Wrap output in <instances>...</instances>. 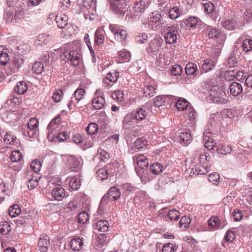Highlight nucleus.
Segmentation results:
<instances>
[{
	"instance_id": "42",
	"label": "nucleus",
	"mask_w": 252,
	"mask_h": 252,
	"mask_svg": "<svg viewBox=\"0 0 252 252\" xmlns=\"http://www.w3.org/2000/svg\"><path fill=\"white\" fill-rule=\"evenodd\" d=\"M155 91V89L153 86L149 85L144 89V94L146 97H151L155 95L156 92Z\"/></svg>"
},
{
	"instance_id": "59",
	"label": "nucleus",
	"mask_w": 252,
	"mask_h": 252,
	"mask_svg": "<svg viewBox=\"0 0 252 252\" xmlns=\"http://www.w3.org/2000/svg\"><path fill=\"white\" fill-rule=\"evenodd\" d=\"M219 179L220 175L218 173L216 172L211 174L208 177V180L209 182L212 183V184L214 185L217 184L219 182Z\"/></svg>"
},
{
	"instance_id": "31",
	"label": "nucleus",
	"mask_w": 252,
	"mask_h": 252,
	"mask_svg": "<svg viewBox=\"0 0 252 252\" xmlns=\"http://www.w3.org/2000/svg\"><path fill=\"white\" fill-rule=\"evenodd\" d=\"M133 114L135 119L137 121L144 120L147 114L145 110L142 108L138 109L135 112H133Z\"/></svg>"
},
{
	"instance_id": "11",
	"label": "nucleus",
	"mask_w": 252,
	"mask_h": 252,
	"mask_svg": "<svg viewBox=\"0 0 252 252\" xmlns=\"http://www.w3.org/2000/svg\"><path fill=\"white\" fill-rule=\"evenodd\" d=\"M134 163H136V166L143 167L147 169L148 166V160L143 155L134 156L133 157Z\"/></svg>"
},
{
	"instance_id": "55",
	"label": "nucleus",
	"mask_w": 252,
	"mask_h": 252,
	"mask_svg": "<svg viewBox=\"0 0 252 252\" xmlns=\"http://www.w3.org/2000/svg\"><path fill=\"white\" fill-rule=\"evenodd\" d=\"M180 15L179 9L176 7L171 8L169 11V17L171 19H175Z\"/></svg>"
},
{
	"instance_id": "43",
	"label": "nucleus",
	"mask_w": 252,
	"mask_h": 252,
	"mask_svg": "<svg viewBox=\"0 0 252 252\" xmlns=\"http://www.w3.org/2000/svg\"><path fill=\"white\" fill-rule=\"evenodd\" d=\"M16 140V137L14 136L11 132H7L4 136L3 139L4 142L6 144H12L15 142Z\"/></svg>"
},
{
	"instance_id": "39",
	"label": "nucleus",
	"mask_w": 252,
	"mask_h": 252,
	"mask_svg": "<svg viewBox=\"0 0 252 252\" xmlns=\"http://www.w3.org/2000/svg\"><path fill=\"white\" fill-rule=\"evenodd\" d=\"M44 69V65L40 62H35L32 65V70L36 74H40Z\"/></svg>"
},
{
	"instance_id": "33",
	"label": "nucleus",
	"mask_w": 252,
	"mask_h": 252,
	"mask_svg": "<svg viewBox=\"0 0 252 252\" xmlns=\"http://www.w3.org/2000/svg\"><path fill=\"white\" fill-rule=\"evenodd\" d=\"M69 185L72 189L76 190L80 187V180L76 177H73L69 180Z\"/></svg>"
},
{
	"instance_id": "52",
	"label": "nucleus",
	"mask_w": 252,
	"mask_h": 252,
	"mask_svg": "<svg viewBox=\"0 0 252 252\" xmlns=\"http://www.w3.org/2000/svg\"><path fill=\"white\" fill-rule=\"evenodd\" d=\"M165 97L162 96H158L154 98V104L155 107L159 108L165 103Z\"/></svg>"
},
{
	"instance_id": "35",
	"label": "nucleus",
	"mask_w": 252,
	"mask_h": 252,
	"mask_svg": "<svg viewBox=\"0 0 252 252\" xmlns=\"http://www.w3.org/2000/svg\"><path fill=\"white\" fill-rule=\"evenodd\" d=\"M163 169V166L158 162L154 163L150 166V170L155 175H158L162 172Z\"/></svg>"
},
{
	"instance_id": "25",
	"label": "nucleus",
	"mask_w": 252,
	"mask_h": 252,
	"mask_svg": "<svg viewBox=\"0 0 252 252\" xmlns=\"http://www.w3.org/2000/svg\"><path fill=\"white\" fill-rule=\"evenodd\" d=\"M148 2L146 3L144 0H140L134 2V6L133 7L134 10L138 12H143L145 9L148 7Z\"/></svg>"
},
{
	"instance_id": "58",
	"label": "nucleus",
	"mask_w": 252,
	"mask_h": 252,
	"mask_svg": "<svg viewBox=\"0 0 252 252\" xmlns=\"http://www.w3.org/2000/svg\"><path fill=\"white\" fill-rule=\"evenodd\" d=\"M235 239V234L231 230H228L225 233L224 239L228 242H232Z\"/></svg>"
},
{
	"instance_id": "46",
	"label": "nucleus",
	"mask_w": 252,
	"mask_h": 252,
	"mask_svg": "<svg viewBox=\"0 0 252 252\" xmlns=\"http://www.w3.org/2000/svg\"><path fill=\"white\" fill-rule=\"evenodd\" d=\"M118 54L119 59L123 60L124 62L128 61L130 59V53L126 50L120 51Z\"/></svg>"
},
{
	"instance_id": "23",
	"label": "nucleus",
	"mask_w": 252,
	"mask_h": 252,
	"mask_svg": "<svg viewBox=\"0 0 252 252\" xmlns=\"http://www.w3.org/2000/svg\"><path fill=\"white\" fill-rule=\"evenodd\" d=\"M222 24L223 28L227 30H235L238 28L237 21L233 19L226 20L222 22Z\"/></svg>"
},
{
	"instance_id": "60",
	"label": "nucleus",
	"mask_w": 252,
	"mask_h": 252,
	"mask_svg": "<svg viewBox=\"0 0 252 252\" xmlns=\"http://www.w3.org/2000/svg\"><path fill=\"white\" fill-rule=\"evenodd\" d=\"M10 230V226L7 222L0 224V232L2 234H6Z\"/></svg>"
},
{
	"instance_id": "56",
	"label": "nucleus",
	"mask_w": 252,
	"mask_h": 252,
	"mask_svg": "<svg viewBox=\"0 0 252 252\" xmlns=\"http://www.w3.org/2000/svg\"><path fill=\"white\" fill-rule=\"evenodd\" d=\"M77 206V205L76 202L74 201H71L68 203L66 207L64 208V211L66 213H68L71 211H75L76 210Z\"/></svg>"
},
{
	"instance_id": "28",
	"label": "nucleus",
	"mask_w": 252,
	"mask_h": 252,
	"mask_svg": "<svg viewBox=\"0 0 252 252\" xmlns=\"http://www.w3.org/2000/svg\"><path fill=\"white\" fill-rule=\"evenodd\" d=\"M215 66L213 61L209 60L204 61V63L202 65L201 73L207 72L209 70H212Z\"/></svg>"
},
{
	"instance_id": "13",
	"label": "nucleus",
	"mask_w": 252,
	"mask_h": 252,
	"mask_svg": "<svg viewBox=\"0 0 252 252\" xmlns=\"http://www.w3.org/2000/svg\"><path fill=\"white\" fill-rule=\"evenodd\" d=\"M93 227L99 231L104 232L108 230L109 223L105 220H100L94 223Z\"/></svg>"
},
{
	"instance_id": "2",
	"label": "nucleus",
	"mask_w": 252,
	"mask_h": 252,
	"mask_svg": "<svg viewBox=\"0 0 252 252\" xmlns=\"http://www.w3.org/2000/svg\"><path fill=\"white\" fill-rule=\"evenodd\" d=\"M163 32L166 43L172 44L175 43L177 39L178 31L175 27L167 24L164 26Z\"/></svg>"
},
{
	"instance_id": "63",
	"label": "nucleus",
	"mask_w": 252,
	"mask_h": 252,
	"mask_svg": "<svg viewBox=\"0 0 252 252\" xmlns=\"http://www.w3.org/2000/svg\"><path fill=\"white\" fill-rule=\"evenodd\" d=\"M63 93L61 90L56 91L52 96L53 100L56 102H59L61 101Z\"/></svg>"
},
{
	"instance_id": "21",
	"label": "nucleus",
	"mask_w": 252,
	"mask_h": 252,
	"mask_svg": "<svg viewBox=\"0 0 252 252\" xmlns=\"http://www.w3.org/2000/svg\"><path fill=\"white\" fill-rule=\"evenodd\" d=\"M238 52L236 47L234 48L232 51L230 53L229 57L227 59V63L229 68L233 67L236 66L238 60L236 57V53Z\"/></svg>"
},
{
	"instance_id": "29",
	"label": "nucleus",
	"mask_w": 252,
	"mask_h": 252,
	"mask_svg": "<svg viewBox=\"0 0 252 252\" xmlns=\"http://www.w3.org/2000/svg\"><path fill=\"white\" fill-rule=\"evenodd\" d=\"M189 102L185 98H180L178 99L176 103V107L179 111H184L186 109H188Z\"/></svg>"
},
{
	"instance_id": "34",
	"label": "nucleus",
	"mask_w": 252,
	"mask_h": 252,
	"mask_svg": "<svg viewBox=\"0 0 252 252\" xmlns=\"http://www.w3.org/2000/svg\"><path fill=\"white\" fill-rule=\"evenodd\" d=\"M190 223V218L186 216H183L179 223V226L183 230H185L189 227Z\"/></svg>"
},
{
	"instance_id": "19",
	"label": "nucleus",
	"mask_w": 252,
	"mask_h": 252,
	"mask_svg": "<svg viewBox=\"0 0 252 252\" xmlns=\"http://www.w3.org/2000/svg\"><path fill=\"white\" fill-rule=\"evenodd\" d=\"M93 107L96 110L102 109L105 104V100L102 96H96L92 100Z\"/></svg>"
},
{
	"instance_id": "12",
	"label": "nucleus",
	"mask_w": 252,
	"mask_h": 252,
	"mask_svg": "<svg viewBox=\"0 0 252 252\" xmlns=\"http://www.w3.org/2000/svg\"><path fill=\"white\" fill-rule=\"evenodd\" d=\"M117 163H110L106 165L103 168L99 169L100 173L105 172V173L109 177L113 176L117 172Z\"/></svg>"
},
{
	"instance_id": "40",
	"label": "nucleus",
	"mask_w": 252,
	"mask_h": 252,
	"mask_svg": "<svg viewBox=\"0 0 252 252\" xmlns=\"http://www.w3.org/2000/svg\"><path fill=\"white\" fill-rule=\"evenodd\" d=\"M89 220V215L85 212L80 213L77 217V221L81 224H85Z\"/></svg>"
},
{
	"instance_id": "27",
	"label": "nucleus",
	"mask_w": 252,
	"mask_h": 252,
	"mask_svg": "<svg viewBox=\"0 0 252 252\" xmlns=\"http://www.w3.org/2000/svg\"><path fill=\"white\" fill-rule=\"evenodd\" d=\"M104 31L101 29H98L94 34V42L97 45L102 44L104 41Z\"/></svg>"
},
{
	"instance_id": "54",
	"label": "nucleus",
	"mask_w": 252,
	"mask_h": 252,
	"mask_svg": "<svg viewBox=\"0 0 252 252\" xmlns=\"http://www.w3.org/2000/svg\"><path fill=\"white\" fill-rule=\"evenodd\" d=\"M171 73L174 76H179L181 74L182 72V66L178 64H175L172 67Z\"/></svg>"
},
{
	"instance_id": "16",
	"label": "nucleus",
	"mask_w": 252,
	"mask_h": 252,
	"mask_svg": "<svg viewBox=\"0 0 252 252\" xmlns=\"http://www.w3.org/2000/svg\"><path fill=\"white\" fill-rule=\"evenodd\" d=\"M230 94L237 96L243 92L242 85L238 82H233L229 86Z\"/></svg>"
},
{
	"instance_id": "57",
	"label": "nucleus",
	"mask_w": 252,
	"mask_h": 252,
	"mask_svg": "<svg viewBox=\"0 0 252 252\" xmlns=\"http://www.w3.org/2000/svg\"><path fill=\"white\" fill-rule=\"evenodd\" d=\"M197 23L198 19L196 17L190 16L186 20V24L191 28L195 27Z\"/></svg>"
},
{
	"instance_id": "61",
	"label": "nucleus",
	"mask_w": 252,
	"mask_h": 252,
	"mask_svg": "<svg viewBox=\"0 0 252 252\" xmlns=\"http://www.w3.org/2000/svg\"><path fill=\"white\" fill-rule=\"evenodd\" d=\"M38 180L36 177H32L28 181V186L30 189H32L38 185Z\"/></svg>"
},
{
	"instance_id": "36",
	"label": "nucleus",
	"mask_w": 252,
	"mask_h": 252,
	"mask_svg": "<svg viewBox=\"0 0 252 252\" xmlns=\"http://www.w3.org/2000/svg\"><path fill=\"white\" fill-rule=\"evenodd\" d=\"M119 77V73L116 70H113L107 73L106 78L110 82L115 83Z\"/></svg>"
},
{
	"instance_id": "48",
	"label": "nucleus",
	"mask_w": 252,
	"mask_h": 252,
	"mask_svg": "<svg viewBox=\"0 0 252 252\" xmlns=\"http://www.w3.org/2000/svg\"><path fill=\"white\" fill-rule=\"evenodd\" d=\"M208 225L210 226L219 228L220 227V220L218 217H212L208 221Z\"/></svg>"
},
{
	"instance_id": "26",
	"label": "nucleus",
	"mask_w": 252,
	"mask_h": 252,
	"mask_svg": "<svg viewBox=\"0 0 252 252\" xmlns=\"http://www.w3.org/2000/svg\"><path fill=\"white\" fill-rule=\"evenodd\" d=\"M185 71L187 75L196 76L197 75L196 64L192 63H188L186 66Z\"/></svg>"
},
{
	"instance_id": "17",
	"label": "nucleus",
	"mask_w": 252,
	"mask_h": 252,
	"mask_svg": "<svg viewBox=\"0 0 252 252\" xmlns=\"http://www.w3.org/2000/svg\"><path fill=\"white\" fill-rule=\"evenodd\" d=\"M147 141L142 138H139L136 140L133 146L130 149V152L133 153L143 149L146 145Z\"/></svg>"
},
{
	"instance_id": "7",
	"label": "nucleus",
	"mask_w": 252,
	"mask_h": 252,
	"mask_svg": "<svg viewBox=\"0 0 252 252\" xmlns=\"http://www.w3.org/2000/svg\"><path fill=\"white\" fill-rule=\"evenodd\" d=\"M49 246V237L47 235L44 234L41 235L38 242V247L40 252H47Z\"/></svg>"
},
{
	"instance_id": "1",
	"label": "nucleus",
	"mask_w": 252,
	"mask_h": 252,
	"mask_svg": "<svg viewBox=\"0 0 252 252\" xmlns=\"http://www.w3.org/2000/svg\"><path fill=\"white\" fill-rule=\"evenodd\" d=\"M163 43V40L160 36L155 37L148 44L145 51L148 55L154 58L157 56Z\"/></svg>"
},
{
	"instance_id": "62",
	"label": "nucleus",
	"mask_w": 252,
	"mask_h": 252,
	"mask_svg": "<svg viewBox=\"0 0 252 252\" xmlns=\"http://www.w3.org/2000/svg\"><path fill=\"white\" fill-rule=\"evenodd\" d=\"M216 143L213 138H208L205 140L204 146L208 150H212L215 146Z\"/></svg>"
},
{
	"instance_id": "41",
	"label": "nucleus",
	"mask_w": 252,
	"mask_h": 252,
	"mask_svg": "<svg viewBox=\"0 0 252 252\" xmlns=\"http://www.w3.org/2000/svg\"><path fill=\"white\" fill-rule=\"evenodd\" d=\"M126 34L127 33L125 30L120 29L115 33V38L118 41L122 42L126 38Z\"/></svg>"
},
{
	"instance_id": "5",
	"label": "nucleus",
	"mask_w": 252,
	"mask_h": 252,
	"mask_svg": "<svg viewBox=\"0 0 252 252\" xmlns=\"http://www.w3.org/2000/svg\"><path fill=\"white\" fill-rule=\"evenodd\" d=\"M120 196L121 191L120 189L116 187H112L108 190L107 194H105L102 197L100 203H102L104 201H107L108 199L111 200H116L120 198Z\"/></svg>"
},
{
	"instance_id": "10",
	"label": "nucleus",
	"mask_w": 252,
	"mask_h": 252,
	"mask_svg": "<svg viewBox=\"0 0 252 252\" xmlns=\"http://www.w3.org/2000/svg\"><path fill=\"white\" fill-rule=\"evenodd\" d=\"M52 197L57 201H62L66 194L64 189L60 186H57L53 189L51 192Z\"/></svg>"
},
{
	"instance_id": "37",
	"label": "nucleus",
	"mask_w": 252,
	"mask_h": 252,
	"mask_svg": "<svg viewBox=\"0 0 252 252\" xmlns=\"http://www.w3.org/2000/svg\"><path fill=\"white\" fill-rule=\"evenodd\" d=\"M192 170L196 175H204L208 172L207 169L200 164L197 165Z\"/></svg>"
},
{
	"instance_id": "9",
	"label": "nucleus",
	"mask_w": 252,
	"mask_h": 252,
	"mask_svg": "<svg viewBox=\"0 0 252 252\" xmlns=\"http://www.w3.org/2000/svg\"><path fill=\"white\" fill-rule=\"evenodd\" d=\"M28 129L27 135L30 137H33L36 133V129L38 126V121L37 119L35 118H32L30 119V121L27 124Z\"/></svg>"
},
{
	"instance_id": "4",
	"label": "nucleus",
	"mask_w": 252,
	"mask_h": 252,
	"mask_svg": "<svg viewBox=\"0 0 252 252\" xmlns=\"http://www.w3.org/2000/svg\"><path fill=\"white\" fill-rule=\"evenodd\" d=\"M148 22L149 25L157 29H159L160 27L165 23V21L160 14H154L152 13L149 19Z\"/></svg>"
},
{
	"instance_id": "47",
	"label": "nucleus",
	"mask_w": 252,
	"mask_h": 252,
	"mask_svg": "<svg viewBox=\"0 0 252 252\" xmlns=\"http://www.w3.org/2000/svg\"><path fill=\"white\" fill-rule=\"evenodd\" d=\"M208 36L209 38L217 40L220 36V31L217 29H210L208 32Z\"/></svg>"
},
{
	"instance_id": "51",
	"label": "nucleus",
	"mask_w": 252,
	"mask_h": 252,
	"mask_svg": "<svg viewBox=\"0 0 252 252\" xmlns=\"http://www.w3.org/2000/svg\"><path fill=\"white\" fill-rule=\"evenodd\" d=\"M31 167L35 173L39 171L41 168V163L38 159H35L31 163Z\"/></svg>"
},
{
	"instance_id": "22",
	"label": "nucleus",
	"mask_w": 252,
	"mask_h": 252,
	"mask_svg": "<svg viewBox=\"0 0 252 252\" xmlns=\"http://www.w3.org/2000/svg\"><path fill=\"white\" fill-rule=\"evenodd\" d=\"M28 86L25 81H19L14 87L15 92L19 94H24L28 90Z\"/></svg>"
},
{
	"instance_id": "53",
	"label": "nucleus",
	"mask_w": 252,
	"mask_h": 252,
	"mask_svg": "<svg viewBox=\"0 0 252 252\" xmlns=\"http://www.w3.org/2000/svg\"><path fill=\"white\" fill-rule=\"evenodd\" d=\"M204 11L207 14L212 13L215 9V6L213 3L209 2L203 4Z\"/></svg>"
},
{
	"instance_id": "6",
	"label": "nucleus",
	"mask_w": 252,
	"mask_h": 252,
	"mask_svg": "<svg viewBox=\"0 0 252 252\" xmlns=\"http://www.w3.org/2000/svg\"><path fill=\"white\" fill-rule=\"evenodd\" d=\"M209 94L210 96L212 97L214 102L218 103H222L223 102V99H222V96L225 94V92L220 91L219 87L218 86H214L209 91Z\"/></svg>"
},
{
	"instance_id": "3",
	"label": "nucleus",
	"mask_w": 252,
	"mask_h": 252,
	"mask_svg": "<svg viewBox=\"0 0 252 252\" xmlns=\"http://www.w3.org/2000/svg\"><path fill=\"white\" fill-rule=\"evenodd\" d=\"M63 57L66 58L70 61L71 65L76 66L79 64L82 61V55L79 50H72L69 52L63 53Z\"/></svg>"
},
{
	"instance_id": "49",
	"label": "nucleus",
	"mask_w": 252,
	"mask_h": 252,
	"mask_svg": "<svg viewBox=\"0 0 252 252\" xmlns=\"http://www.w3.org/2000/svg\"><path fill=\"white\" fill-rule=\"evenodd\" d=\"M85 93V90L80 88L77 89L74 93L73 95L77 102L84 98V95Z\"/></svg>"
},
{
	"instance_id": "38",
	"label": "nucleus",
	"mask_w": 252,
	"mask_h": 252,
	"mask_svg": "<svg viewBox=\"0 0 252 252\" xmlns=\"http://www.w3.org/2000/svg\"><path fill=\"white\" fill-rule=\"evenodd\" d=\"M98 127L95 123H90L86 128V131L89 135L95 134L97 132Z\"/></svg>"
},
{
	"instance_id": "20",
	"label": "nucleus",
	"mask_w": 252,
	"mask_h": 252,
	"mask_svg": "<svg viewBox=\"0 0 252 252\" xmlns=\"http://www.w3.org/2000/svg\"><path fill=\"white\" fill-rule=\"evenodd\" d=\"M52 39V36L49 34L42 33L39 34L36 41V44L42 46L47 44Z\"/></svg>"
},
{
	"instance_id": "50",
	"label": "nucleus",
	"mask_w": 252,
	"mask_h": 252,
	"mask_svg": "<svg viewBox=\"0 0 252 252\" xmlns=\"http://www.w3.org/2000/svg\"><path fill=\"white\" fill-rule=\"evenodd\" d=\"M243 50L245 52H249L252 49V40L246 39L242 45Z\"/></svg>"
},
{
	"instance_id": "32",
	"label": "nucleus",
	"mask_w": 252,
	"mask_h": 252,
	"mask_svg": "<svg viewBox=\"0 0 252 252\" xmlns=\"http://www.w3.org/2000/svg\"><path fill=\"white\" fill-rule=\"evenodd\" d=\"M21 212V210L17 204L11 206L8 209V214L11 217H15L18 216Z\"/></svg>"
},
{
	"instance_id": "30",
	"label": "nucleus",
	"mask_w": 252,
	"mask_h": 252,
	"mask_svg": "<svg viewBox=\"0 0 252 252\" xmlns=\"http://www.w3.org/2000/svg\"><path fill=\"white\" fill-rule=\"evenodd\" d=\"M180 212L176 210H170L168 212L165 216L166 219H168L171 221H177L180 218Z\"/></svg>"
},
{
	"instance_id": "14",
	"label": "nucleus",
	"mask_w": 252,
	"mask_h": 252,
	"mask_svg": "<svg viewBox=\"0 0 252 252\" xmlns=\"http://www.w3.org/2000/svg\"><path fill=\"white\" fill-rule=\"evenodd\" d=\"M180 141L185 144H189L192 140V137L189 129H184L180 133Z\"/></svg>"
},
{
	"instance_id": "24",
	"label": "nucleus",
	"mask_w": 252,
	"mask_h": 252,
	"mask_svg": "<svg viewBox=\"0 0 252 252\" xmlns=\"http://www.w3.org/2000/svg\"><path fill=\"white\" fill-rule=\"evenodd\" d=\"M70 246L73 251H79L81 250L82 247L83 246V243L80 238H74L71 240Z\"/></svg>"
},
{
	"instance_id": "15",
	"label": "nucleus",
	"mask_w": 252,
	"mask_h": 252,
	"mask_svg": "<svg viewBox=\"0 0 252 252\" xmlns=\"http://www.w3.org/2000/svg\"><path fill=\"white\" fill-rule=\"evenodd\" d=\"M68 17L64 14H58L56 16L57 26L60 29L64 28L68 24Z\"/></svg>"
},
{
	"instance_id": "45",
	"label": "nucleus",
	"mask_w": 252,
	"mask_h": 252,
	"mask_svg": "<svg viewBox=\"0 0 252 252\" xmlns=\"http://www.w3.org/2000/svg\"><path fill=\"white\" fill-rule=\"evenodd\" d=\"M10 158L12 162L19 161L22 158V155L19 151H14L10 155Z\"/></svg>"
},
{
	"instance_id": "8",
	"label": "nucleus",
	"mask_w": 252,
	"mask_h": 252,
	"mask_svg": "<svg viewBox=\"0 0 252 252\" xmlns=\"http://www.w3.org/2000/svg\"><path fill=\"white\" fill-rule=\"evenodd\" d=\"M67 165L71 171L77 172L81 168V161L74 156H70L67 158Z\"/></svg>"
},
{
	"instance_id": "44",
	"label": "nucleus",
	"mask_w": 252,
	"mask_h": 252,
	"mask_svg": "<svg viewBox=\"0 0 252 252\" xmlns=\"http://www.w3.org/2000/svg\"><path fill=\"white\" fill-rule=\"evenodd\" d=\"M217 151L219 154L226 155L231 152V147L228 145H222L218 148Z\"/></svg>"
},
{
	"instance_id": "18",
	"label": "nucleus",
	"mask_w": 252,
	"mask_h": 252,
	"mask_svg": "<svg viewBox=\"0 0 252 252\" xmlns=\"http://www.w3.org/2000/svg\"><path fill=\"white\" fill-rule=\"evenodd\" d=\"M225 75H231L233 77V79L235 77L238 81L240 82L243 81L247 77V75L245 74L244 72L241 71L235 72L233 69L227 71Z\"/></svg>"
},
{
	"instance_id": "64",
	"label": "nucleus",
	"mask_w": 252,
	"mask_h": 252,
	"mask_svg": "<svg viewBox=\"0 0 252 252\" xmlns=\"http://www.w3.org/2000/svg\"><path fill=\"white\" fill-rule=\"evenodd\" d=\"M8 61L9 58L7 53L4 52L0 53V64L5 65Z\"/></svg>"
}]
</instances>
